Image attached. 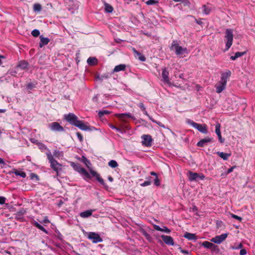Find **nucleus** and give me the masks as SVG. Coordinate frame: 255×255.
Wrapping results in <instances>:
<instances>
[{"instance_id": "f257e3e1", "label": "nucleus", "mask_w": 255, "mask_h": 255, "mask_svg": "<svg viewBox=\"0 0 255 255\" xmlns=\"http://www.w3.org/2000/svg\"><path fill=\"white\" fill-rule=\"evenodd\" d=\"M231 74V72L229 70L222 73L221 80L215 86L217 93H221L225 89L227 80Z\"/></svg>"}, {"instance_id": "f03ea898", "label": "nucleus", "mask_w": 255, "mask_h": 255, "mask_svg": "<svg viewBox=\"0 0 255 255\" xmlns=\"http://www.w3.org/2000/svg\"><path fill=\"white\" fill-rule=\"evenodd\" d=\"M47 158L50 163L51 167L56 171L57 175H59V171L62 169V165L58 163L57 161L54 159L55 157H59L60 152L59 151H55L53 155H52L51 152H48L46 153Z\"/></svg>"}, {"instance_id": "7ed1b4c3", "label": "nucleus", "mask_w": 255, "mask_h": 255, "mask_svg": "<svg viewBox=\"0 0 255 255\" xmlns=\"http://www.w3.org/2000/svg\"><path fill=\"white\" fill-rule=\"evenodd\" d=\"M65 120L70 123L72 125L78 128H90L83 121L78 120L77 117L73 114L70 113L67 116H65Z\"/></svg>"}, {"instance_id": "20e7f679", "label": "nucleus", "mask_w": 255, "mask_h": 255, "mask_svg": "<svg viewBox=\"0 0 255 255\" xmlns=\"http://www.w3.org/2000/svg\"><path fill=\"white\" fill-rule=\"evenodd\" d=\"M225 38L226 40L225 51L228 50L233 44V29H227L225 31Z\"/></svg>"}, {"instance_id": "39448f33", "label": "nucleus", "mask_w": 255, "mask_h": 255, "mask_svg": "<svg viewBox=\"0 0 255 255\" xmlns=\"http://www.w3.org/2000/svg\"><path fill=\"white\" fill-rule=\"evenodd\" d=\"M171 50L174 51L177 55H182L184 53H188V50L186 48H183L180 46L176 40L173 41L171 46Z\"/></svg>"}, {"instance_id": "423d86ee", "label": "nucleus", "mask_w": 255, "mask_h": 255, "mask_svg": "<svg viewBox=\"0 0 255 255\" xmlns=\"http://www.w3.org/2000/svg\"><path fill=\"white\" fill-rule=\"evenodd\" d=\"M66 3V8L69 11H71V13H74L77 11L79 7V3L77 1L68 0Z\"/></svg>"}, {"instance_id": "0eeeda50", "label": "nucleus", "mask_w": 255, "mask_h": 255, "mask_svg": "<svg viewBox=\"0 0 255 255\" xmlns=\"http://www.w3.org/2000/svg\"><path fill=\"white\" fill-rule=\"evenodd\" d=\"M87 234L88 239L91 240L93 243L96 244L103 241V239L98 233L90 232L87 233Z\"/></svg>"}, {"instance_id": "6e6552de", "label": "nucleus", "mask_w": 255, "mask_h": 255, "mask_svg": "<svg viewBox=\"0 0 255 255\" xmlns=\"http://www.w3.org/2000/svg\"><path fill=\"white\" fill-rule=\"evenodd\" d=\"M73 167L74 170L81 174L84 175L87 178H90L91 176L89 173L83 167H81L79 164L72 163Z\"/></svg>"}, {"instance_id": "1a4fd4ad", "label": "nucleus", "mask_w": 255, "mask_h": 255, "mask_svg": "<svg viewBox=\"0 0 255 255\" xmlns=\"http://www.w3.org/2000/svg\"><path fill=\"white\" fill-rule=\"evenodd\" d=\"M142 139V144L146 147H149L151 145L152 138L151 136L149 134H143L141 137Z\"/></svg>"}, {"instance_id": "9d476101", "label": "nucleus", "mask_w": 255, "mask_h": 255, "mask_svg": "<svg viewBox=\"0 0 255 255\" xmlns=\"http://www.w3.org/2000/svg\"><path fill=\"white\" fill-rule=\"evenodd\" d=\"M228 235V233L223 234L221 235L217 236L214 238H213L211 241L215 244H220L226 239Z\"/></svg>"}, {"instance_id": "9b49d317", "label": "nucleus", "mask_w": 255, "mask_h": 255, "mask_svg": "<svg viewBox=\"0 0 255 255\" xmlns=\"http://www.w3.org/2000/svg\"><path fill=\"white\" fill-rule=\"evenodd\" d=\"M116 116L123 121H127L128 119H133L134 117L130 113L117 114Z\"/></svg>"}, {"instance_id": "f8f14e48", "label": "nucleus", "mask_w": 255, "mask_h": 255, "mask_svg": "<svg viewBox=\"0 0 255 255\" xmlns=\"http://www.w3.org/2000/svg\"><path fill=\"white\" fill-rule=\"evenodd\" d=\"M212 141V138L207 137L205 138L201 139L199 141H198L197 144V145L199 147H204L208 145L209 143L211 142Z\"/></svg>"}, {"instance_id": "ddd939ff", "label": "nucleus", "mask_w": 255, "mask_h": 255, "mask_svg": "<svg viewBox=\"0 0 255 255\" xmlns=\"http://www.w3.org/2000/svg\"><path fill=\"white\" fill-rule=\"evenodd\" d=\"M169 72L167 71L166 68L162 69V81L164 83H166L168 85H170L171 83L169 79Z\"/></svg>"}, {"instance_id": "4468645a", "label": "nucleus", "mask_w": 255, "mask_h": 255, "mask_svg": "<svg viewBox=\"0 0 255 255\" xmlns=\"http://www.w3.org/2000/svg\"><path fill=\"white\" fill-rule=\"evenodd\" d=\"M161 237L166 244L170 246H173L174 245V242L171 237L162 235Z\"/></svg>"}, {"instance_id": "2eb2a0df", "label": "nucleus", "mask_w": 255, "mask_h": 255, "mask_svg": "<svg viewBox=\"0 0 255 255\" xmlns=\"http://www.w3.org/2000/svg\"><path fill=\"white\" fill-rule=\"evenodd\" d=\"M91 174L94 177H96L97 180L102 185L106 186V184L104 182V180L103 178H102L100 175L97 173L95 171L93 170H90Z\"/></svg>"}, {"instance_id": "dca6fc26", "label": "nucleus", "mask_w": 255, "mask_h": 255, "mask_svg": "<svg viewBox=\"0 0 255 255\" xmlns=\"http://www.w3.org/2000/svg\"><path fill=\"white\" fill-rule=\"evenodd\" d=\"M202 246L204 248L210 249L212 251H215L217 248V246L216 245L208 241L204 242L202 243Z\"/></svg>"}, {"instance_id": "f3484780", "label": "nucleus", "mask_w": 255, "mask_h": 255, "mask_svg": "<svg viewBox=\"0 0 255 255\" xmlns=\"http://www.w3.org/2000/svg\"><path fill=\"white\" fill-rule=\"evenodd\" d=\"M185 122L190 126H192L193 128H205L204 126H203L202 125H200L196 123L194 121L187 119L185 120Z\"/></svg>"}, {"instance_id": "a211bd4d", "label": "nucleus", "mask_w": 255, "mask_h": 255, "mask_svg": "<svg viewBox=\"0 0 255 255\" xmlns=\"http://www.w3.org/2000/svg\"><path fill=\"white\" fill-rule=\"evenodd\" d=\"M188 176L189 180L191 181H192L196 180L198 178L199 174L197 173L189 171Z\"/></svg>"}, {"instance_id": "6ab92c4d", "label": "nucleus", "mask_w": 255, "mask_h": 255, "mask_svg": "<svg viewBox=\"0 0 255 255\" xmlns=\"http://www.w3.org/2000/svg\"><path fill=\"white\" fill-rule=\"evenodd\" d=\"M127 67V65L126 64H121L118 65H117L115 67L113 73L118 72L120 71H124L126 70Z\"/></svg>"}, {"instance_id": "aec40b11", "label": "nucleus", "mask_w": 255, "mask_h": 255, "mask_svg": "<svg viewBox=\"0 0 255 255\" xmlns=\"http://www.w3.org/2000/svg\"><path fill=\"white\" fill-rule=\"evenodd\" d=\"M94 211V210H89L85 211L83 212L80 213V216L83 218H88L92 215V213Z\"/></svg>"}, {"instance_id": "412c9836", "label": "nucleus", "mask_w": 255, "mask_h": 255, "mask_svg": "<svg viewBox=\"0 0 255 255\" xmlns=\"http://www.w3.org/2000/svg\"><path fill=\"white\" fill-rule=\"evenodd\" d=\"M28 63L24 60H22L19 62L18 64L17 65L18 67H19L20 69L23 70L28 69Z\"/></svg>"}, {"instance_id": "4be33fe9", "label": "nucleus", "mask_w": 255, "mask_h": 255, "mask_svg": "<svg viewBox=\"0 0 255 255\" xmlns=\"http://www.w3.org/2000/svg\"><path fill=\"white\" fill-rule=\"evenodd\" d=\"M183 237L185 238L188 239L189 240L195 241L197 239L196 236L194 234H192L188 232H186Z\"/></svg>"}, {"instance_id": "5701e85b", "label": "nucleus", "mask_w": 255, "mask_h": 255, "mask_svg": "<svg viewBox=\"0 0 255 255\" xmlns=\"http://www.w3.org/2000/svg\"><path fill=\"white\" fill-rule=\"evenodd\" d=\"M49 42V39L48 38H45V37H43L42 36H40V41L39 43L40 47H42L44 45H47Z\"/></svg>"}, {"instance_id": "b1692460", "label": "nucleus", "mask_w": 255, "mask_h": 255, "mask_svg": "<svg viewBox=\"0 0 255 255\" xmlns=\"http://www.w3.org/2000/svg\"><path fill=\"white\" fill-rule=\"evenodd\" d=\"M217 154L225 160H227L231 155L230 153H224L223 152H217Z\"/></svg>"}, {"instance_id": "393cba45", "label": "nucleus", "mask_w": 255, "mask_h": 255, "mask_svg": "<svg viewBox=\"0 0 255 255\" xmlns=\"http://www.w3.org/2000/svg\"><path fill=\"white\" fill-rule=\"evenodd\" d=\"M87 62L89 65H94L97 63L98 60L95 57H91L87 59Z\"/></svg>"}, {"instance_id": "a878e982", "label": "nucleus", "mask_w": 255, "mask_h": 255, "mask_svg": "<svg viewBox=\"0 0 255 255\" xmlns=\"http://www.w3.org/2000/svg\"><path fill=\"white\" fill-rule=\"evenodd\" d=\"M246 53L245 52H237L235 54V55L232 56L230 58L232 60H235L238 58L242 56H243Z\"/></svg>"}, {"instance_id": "bb28decb", "label": "nucleus", "mask_w": 255, "mask_h": 255, "mask_svg": "<svg viewBox=\"0 0 255 255\" xmlns=\"http://www.w3.org/2000/svg\"><path fill=\"white\" fill-rule=\"evenodd\" d=\"M202 12L205 14H208L211 11V8L207 5H203L202 7Z\"/></svg>"}, {"instance_id": "cd10ccee", "label": "nucleus", "mask_w": 255, "mask_h": 255, "mask_svg": "<svg viewBox=\"0 0 255 255\" xmlns=\"http://www.w3.org/2000/svg\"><path fill=\"white\" fill-rule=\"evenodd\" d=\"M215 132L218 135L219 140L221 143H224L225 141L224 138H223L221 136L220 128H216Z\"/></svg>"}, {"instance_id": "c85d7f7f", "label": "nucleus", "mask_w": 255, "mask_h": 255, "mask_svg": "<svg viewBox=\"0 0 255 255\" xmlns=\"http://www.w3.org/2000/svg\"><path fill=\"white\" fill-rule=\"evenodd\" d=\"M105 11L108 13H111L113 10V7L109 4L105 3L104 4Z\"/></svg>"}, {"instance_id": "c756f323", "label": "nucleus", "mask_w": 255, "mask_h": 255, "mask_svg": "<svg viewBox=\"0 0 255 255\" xmlns=\"http://www.w3.org/2000/svg\"><path fill=\"white\" fill-rule=\"evenodd\" d=\"M133 51L135 54L138 56V59L139 60L143 62L145 61V58L143 55H141L139 52H137L135 49H133Z\"/></svg>"}, {"instance_id": "7c9ffc66", "label": "nucleus", "mask_w": 255, "mask_h": 255, "mask_svg": "<svg viewBox=\"0 0 255 255\" xmlns=\"http://www.w3.org/2000/svg\"><path fill=\"white\" fill-rule=\"evenodd\" d=\"M15 175L17 176H19L22 178H25L26 177V173L20 170H15L14 172Z\"/></svg>"}, {"instance_id": "2f4dec72", "label": "nucleus", "mask_w": 255, "mask_h": 255, "mask_svg": "<svg viewBox=\"0 0 255 255\" xmlns=\"http://www.w3.org/2000/svg\"><path fill=\"white\" fill-rule=\"evenodd\" d=\"M108 165L112 168H116L118 166V164L116 160H111L108 163Z\"/></svg>"}, {"instance_id": "473e14b6", "label": "nucleus", "mask_w": 255, "mask_h": 255, "mask_svg": "<svg viewBox=\"0 0 255 255\" xmlns=\"http://www.w3.org/2000/svg\"><path fill=\"white\" fill-rule=\"evenodd\" d=\"M34 225L38 229H39V230H40L41 231H42L43 232H44V233H45L46 234H47V231H46V229H45L43 226H42L40 224H39V223H38L37 222H35L34 223Z\"/></svg>"}, {"instance_id": "72a5a7b5", "label": "nucleus", "mask_w": 255, "mask_h": 255, "mask_svg": "<svg viewBox=\"0 0 255 255\" xmlns=\"http://www.w3.org/2000/svg\"><path fill=\"white\" fill-rule=\"evenodd\" d=\"M138 106L140 108L141 110L143 112V113L145 115H148L146 111L145 107L142 103H139L138 104Z\"/></svg>"}, {"instance_id": "f704fd0d", "label": "nucleus", "mask_w": 255, "mask_h": 255, "mask_svg": "<svg viewBox=\"0 0 255 255\" xmlns=\"http://www.w3.org/2000/svg\"><path fill=\"white\" fill-rule=\"evenodd\" d=\"M42 9L41 5L39 3H35L33 5V9L35 11H40Z\"/></svg>"}, {"instance_id": "c9c22d12", "label": "nucleus", "mask_w": 255, "mask_h": 255, "mask_svg": "<svg viewBox=\"0 0 255 255\" xmlns=\"http://www.w3.org/2000/svg\"><path fill=\"white\" fill-rule=\"evenodd\" d=\"M82 161L88 167H89V165L91 164L90 161L84 156L82 157Z\"/></svg>"}, {"instance_id": "e433bc0d", "label": "nucleus", "mask_w": 255, "mask_h": 255, "mask_svg": "<svg viewBox=\"0 0 255 255\" xmlns=\"http://www.w3.org/2000/svg\"><path fill=\"white\" fill-rule=\"evenodd\" d=\"M109 114V112L107 110L100 111L98 113L99 117L102 118L104 115H107Z\"/></svg>"}, {"instance_id": "4c0bfd02", "label": "nucleus", "mask_w": 255, "mask_h": 255, "mask_svg": "<svg viewBox=\"0 0 255 255\" xmlns=\"http://www.w3.org/2000/svg\"><path fill=\"white\" fill-rule=\"evenodd\" d=\"M158 3V1L156 0H148L146 2L147 5H153Z\"/></svg>"}, {"instance_id": "58836bf2", "label": "nucleus", "mask_w": 255, "mask_h": 255, "mask_svg": "<svg viewBox=\"0 0 255 255\" xmlns=\"http://www.w3.org/2000/svg\"><path fill=\"white\" fill-rule=\"evenodd\" d=\"M31 34L34 37H37L39 35L40 32L37 29H34L32 31Z\"/></svg>"}, {"instance_id": "ea45409f", "label": "nucleus", "mask_w": 255, "mask_h": 255, "mask_svg": "<svg viewBox=\"0 0 255 255\" xmlns=\"http://www.w3.org/2000/svg\"><path fill=\"white\" fill-rule=\"evenodd\" d=\"M143 235L148 241H151V237L147 232H146L145 231L143 232Z\"/></svg>"}, {"instance_id": "a19ab883", "label": "nucleus", "mask_w": 255, "mask_h": 255, "mask_svg": "<svg viewBox=\"0 0 255 255\" xmlns=\"http://www.w3.org/2000/svg\"><path fill=\"white\" fill-rule=\"evenodd\" d=\"M50 128H62L58 123L54 122L52 123L51 125L50 126Z\"/></svg>"}, {"instance_id": "79ce46f5", "label": "nucleus", "mask_w": 255, "mask_h": 255, "mask_svg": "<svg viewBox=\"0 0 255 255\" xmlns=\"http://www.w3.org/2000/svg\"><path fill=\"white\" fill-rule=\"evenodd\" d=\"M231 216L235 219H237L240 221H241L242 220V218L241 217H239L236 215H235L234 214L231 213Z\"/></svg>"}, {"instance_id": "37998d69", "label": "nucleus", "mask_w": 255, "mask_h": 255, "mask_svg": "<svg viewBox=\"0 0 255 255\" xmlns=\"http://www.w3.org/2000/svg\"><path fill=\"white\" fill-rule=\"evenodd\" d=\"M161 232H165L166 233L169 234L170 233L171 231L167 228L166 227H163V228H161Z\"/></svg>"}, {"instance_id": "c03bdc74", "label": "nucleus", "mask_w": 255, "mask_h": 255, "mask_svg": "<svg viewBox=\"0 0 255 255\" xmlns=\"http://www.w3.org/2000/svg\"><path fill=\"white\" fill-rule=\"evenodd\" d=\"M150 184H151V181H150L149 180H147V181H145L143 183L140 184V185L142 187H144V186H148V185H150Z\"/></svg>"}, {"instance_id": "a18cd8bd", "label": "nucleus", "mask_w": 255, "mask_h": 255, "mask_svg": "<svg viewBox=\"0 0 255 255\" xmlns=\"http://www.w3.org/2000/svg\"><path fill=\"white\" fill-rule=\"evenodd\" d=\"M154 185L158 186L160 185V181L158 177H156L154 180Z\"/></svg>"}, {"instance_id": "49530a36", "label": "nucleus", "mask_w": 255, "mask_h": 255, "mask_svg": "<svg viewBox=\"0 0 255 255\" xmlns=\"http://www.w3.org/2000/svg\"><path fill=\"white\" fill-rule=\"evenodd\" d=\"M6 198L2 196H0V204H4L5 202Z\"/></svg>"}, {"instance_id": "de8ad7c7", "label": "nucleus", "mask_w": 255, "mask_h": 255, "mask_svg": "<svg viewBox=\"0 0 255 255\" xmlns=\"http://www.w3.org/2000/svg\"><path fill=\"white\" fill-rule=\"evenodd\" d=\"M76 134L79 140L82 141L83 140V136L82 134L79 132H77Z\"/></svg>"}, {"instance_id": "09e8293b", "label": "nucleus", "mask_w": 255, "mask_h": 255, "mask_svg": "<svg viewBox=\"0 0 255 255\" xmlns=\"http://www.w3.org/2000/svg\"><path fill=\"white\" fill-rule=\"evenodd\" d=\"M242 247H243V245L241 243H240L237 246L232 247V249H234V250H238L240 249H242Z\"/></svg>"}, {"instance_id": "8fccbe9b", "label": "nucleus", "mask_w": 255, "mask_h": 255, "mask_svg": "<svg viewBox=\"0 0 255 255\" xmlns=\"http://www.w3.org/2000/svg\"><path fill=\"white\" fill-rule=\"evenodd\" d=\"M235 168H236V166H232L231 168H229L228 169V170L227 171V173H226L227 174L230 173L231 172H232L233 171L234 169Z\"/></svg>"}, {"instance_id": "3c124183", "label": "nucleus", "mask_w": 255, "mask_h": 255, "mask_svg": "<svg viewBox=\"0 0 255 255\" xmlns=\"http://www.w3.org/2000/svg\"><path fill=\"white\" fill-rule=\"evenodd\" d=\"M247 254V251L243 249H241V251H240V255H245Z\"/></svg>"}, {"instance_id": "603ef678", "label": "nucleus", "mask_w": 255, "mask_h": 255, "mask_svg": "<svg viewBox=\"0 0 255 255\" xmlns=\"http://www.w3.org/2000/svg\"><path fill=\"white\" fill-rule=\"evenodd\" d=\"M154 227V229L156 230V231H161V228H160L159 226L158 225H154L153 226Z\"/></svg>"}, {"instance_id": "864d4df0", "label": "nucleus", "mask_w": 255, "mask_h": 255, "mask_svg": "<svg viewBox=\"0 0 255 255\" xmlns=\"http://www.w3.org/2000/svg\"><path fill=\"white\" fill-rule=\"evenodd\" d=\"M200 132L205 133L207 132V128H197Z\"/></svg>"}, {"instance_id": "5fc2aeb1", "label": "nucleus", "mask_w": 255, "mask_h": 255, "mask_svg": "<svg viewBox=\"0 0 255 255\" xmlns=\"http://www.w3.org/2000/svg\"><path fill=\"white\" fill-rule=\"evenodd\" d=\"M5 57L3 55H0V66H1L2 64V59H4Z\"/></svg>"}, {"instance_id": "6e6d98bb", "label": "nucleus", "mask_w": 255, "mask_h": 255, "mask_svg": "<svg viewBox=\"0 0 255 255\" xmlns=\"http://www.w3.org/2000/svg\"><path fill=\"white\" fill-rule=\"evenodd\" d=\"M39 148L41 149H46V146L44 144H40V145H39Z\"/></svg>"}, {"instance_id": "4d7b16f0", "label": "nucleus", "mask_w": 255, "mask_h": 255, "mask_svg": "<svg viewBox=\"0 0 255 255\" xmlns=\"http://www.w3.org/2000/svg\"><path fill=\"white\" fill-rule=\"evenodd\" d=\"M43 223H45V224H47V223H49V221L48 220V219H47V217H46L43 221Z\"/></svg>"}, {"instance_id": "13d9d810", "label": "nucleus", "mask_w": 255, "mask_h": 255, "mask_svg": "<svg viewBox=\"0 0 255 255\" xmlns=\"http://www.w3.org/2000/svg\"><path fill=\"white\" fill-rule=\"evenodd\" d=\"M180 252L184 254H188L189 252L187 250H181Z\"/></svg>"}, {"instance_id": "bf43d9fd", "label": "nucleus", "mask_w": 255, "mask_h": 255, "mask_svg": "<svg viewBox=\"0 0 255 255\" xmlns=\"http://www.w3.org/2000/svg\"><path fill=\"white\" fill-rule=\"evenodd\" d=\"M198 178H200L201 180H203L205 178V176L203 174H201L199 175Z\"/></svg>"}, {"instance_id": "052dcab7", "label": "nucleus", "mask_w": 255, "mask_h": 255, "mask_svg": "<svg viewBox=\"0 0 255 255\" xmlns=\"http://www.w3.org/2000/svg\"><path fill=\"white\" fill-rule=\"evenodd\" d=\"M0 164H2V165L5 164V162H4V160L1 158H0Z\"/></svg>"}, {"instance_id": "680f3d73", "label": "nucleus", "mask_w": 255, "mask_h": 255, "mask_svg": "<svg viewBox=\"0 0 255 255\" xmlns=\"http://www.w3.org/2000/svg\"><path fill=\"white\" fill-rule=\"evenodd\" d=\"M115 129H116V130L122 132L124 131L125 128H115Z\"/></svg>"}, {"instance_id": "e2e57ef3", "label": "nucleus", "mask_w": 255, "mask_h": 255, "mask_svg": "<svg viewBox=\"0 0 255 255\" xmlns=\"http://www.w3.org/2000/svg\"><path fill=\"white\" fill-rule=\"evenodd\" d=\"M150 174L152 175L155 176L156 177H157V175L156 173H155L154 172H151Z\"/></svg>"}, {"instance_id": "0e129e2a", "label": "nucleus", "mask_w": 255, "mask_h": 255, "mask_svg": "<svg viewBox=\"0 0 255 255\" xmlns=\"http://www.w3.org/2000/svg\"><path fill=\"white\" fill-rule=\"evenodd\" d=\"M108 179L109 181H110L111 182H112L113 181V178L111 177V176H109L108 177Z\"/></svg>"}, {"instance_id": "69168bd1", "label": "nucleus", "mask_w": 255, "mask_h": 255, "mask_svg": "<svg viewBox=\"0 0 255 255\" xmlns=\"http://www.w3.org/2000/svg\"><path fill=\"white\" fill-rule=\"evenodd\" d=\"M5 110L4 109H0V113H4L5 112Z\"/></svg>"}, {"instance_id": "338daca9", "label": "nucleus", "mask_w": 255, "mask_h": 255, "mask_svg": "<svg viewBox=\"0 0 255 255\" xmlns=\"http://www.w3.org/2000/svg\"><path fill=\"white\" fill-rule=\"evenodd\" d=\"M193 211H197V208L196 206H194L193 208Z\"/></svg>"}, {"instance_id": "774afa93", "label": "nucleus", "mask_w": 255, "mask_h": 255, "mask_svg": "<svg viewBox=\"0 0 255 255\" xmlns=\"http://www.w3.org/2000/svg\"><path fill=\"white\" fill-rule=\"evenodd\" d=\"M220 125L219 124H217L216 125L215 128H220Z\"/></svg>"}]
</instances>
